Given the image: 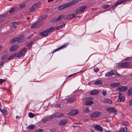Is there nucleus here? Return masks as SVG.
Listing matches in <instances>:
<instances>
[{"instance_id":"obj_1","label":"nucleus","mask_w":132,"mask_h":132,"mask_svg":"<svg viewBox=\"0 0 132 132\" xmlns=\"http://www.w3.org/2000/svg\"><path fill=\"white\" fill-rule=\"evenodd\" d=\"M80 0H73L67 4H64L59 6L58 8L59 10H61L68 7L71 6L79 2Z\"/></svg>"},{"instance_id":"obj_2","label":"nucleus","mask_w":132,"mask_h":132,"mask_svg":"<svg viewBox=\"0 0 132 132\" xmlns=\"http://www.w3.org/2000/svg\"><path fill=\"white\" fill-rule=\"evenodd\" d=\"M131 62H130L121 63L119 64V66L123 68H128L131 66Z\"/></svg>"},{"instance_id":"obj_3","label":"nucleus","mask_w":132,"mask_h":132,"mask_svg":"<svg viewBox=\"0 0 132 132\" xmlns=\"http://www.w3.org/2000/svg\"><path fill=\"white\" fill-rule=\"evenodd\" d=\"M86 8L87 7L86 6H81L77 9L75 12V13L77 15L81 13H82Z\"/></svg>"},{"instance_id":"obj_4","label":"nucleus","mask_w":132,"mask_h":132,"mask_svg":"<svg viewBox=\"0 0 132 132\" xmlns=\"http://www.w3.org/2000/svg\"><path fill=\"white\" fill-rule=\"evenodd\" d=\"M27 49L26 48H24L21 50V51L17 55V57H20L22 56H24L27 52Z\"/></svg>"},{"instance_id":"obj_5","label":"nucleus","mask_w":132,"mask_h":132,"mask_svg":"<svg viewBox=\"0 0 132 132\" xmlns=\"http://www.w3.org/2000/svg\"><path fill=\"white\" fill-rule=\"evenodd\" d=\"M125 100V97L123 95L119 93V98L117 100V101L119 102H124Z\"/></svg>"},{"instance_id":"obj_6","label":"nucleus","mask_w":132,"mask_h":132,"mask_svg":"<svg viewBox=\"0 0 132 132\" xmlns=\"http://www.w3.org/2000/svg\"><path fill=\"white\" fill-rule=\"evenodd\" d=\"M39 3H36L32 6L29 9V11L30 12H32L36 10L38 7Z\"/></svg>"},{"instance_id":"obj_7","label":"nucleus","mask_w":132,"mask_h":132,"mask_svg":"<svg viewBox=\"0 0 132 132\" xmlns=\"http://www.w3.org/2000/svg\"><path fill=\"white\" fill-rule=\"evenodd\" d=\"M101 113L99 112H94L90 114V117L93 118H95L101 115Z\"/></svg>"},{"instance_id":"obj_8","label":"nucleus","mask_w":132,"mask_h":132,"mask_svg":"<svg viewBox=\"0 0 132 132\" xmlns=\"http://www.w3.org/2000/svg\"><path fill=\"white\" fill-rule=\"evenodd\" d=\"M63 114L62 113L60 114L59 113H56L53 114L50 117V118L52 119L54 117H62Z\"/></svg>"},{"instance_id":"obj_9","label":"nucleus","mask_w":132,"mask_h":132,"mask_svg":"<svg viewBox=\"0 0 132 132\" xmlns=\"http://www.w3.org/2000/svg\"><path fill=\"white\" fill-rule=\"evenodd\" d=\"M79 113V111L77 110H73L71 111L69 114L70 116H73L78 114Z\"/></svg>"},{"instance_id":"obj_10","label":"nucleus","mask_w":132,"mask_h":132,"mask_svg":"<svg viewBox=\"0 0 132 132\" xmlns=\"http://www.w3.org/2000/svg\"><path fill=\"white\" fill-rule=\"evenodd\" d=\"M94 127L95 130H97L100 131L102 132L103 131L102 128L99 125H94Z\"/></svg>"},{"instance_id":"obj_11","label":"nucleus","mask_w":132,"mask_h":132,"mask_svg":"<svg viewBox=\"0 0 132 132\" xmlns=\"http://www.w3.org/2000/svg\"><path fill=\"white\" fill-rule=\"evenodd\" d=\"M75 15L74 14H71L67 15L64 18L65 19H68L69 20H71L73 17L75 16Z\"/></svg>"},{"instance_id":"obj_12","label":"nucleus","mask_w":132,"mask_h":132,"mask_svg":"<svg viewBox=\"0 0 132 132\" xmlns=\"http://www.w3.org/2000/svg\"><path fill=\"white\" fill-rule=\"evenodd\" d=\"M114 70H111L105 74V76L107 77H109L114 75Z\"/></svg>"},{"instance_id":"obj_13","label":"nucleus","mask_w":132,"mask_h":132,"mask_svg":"<svg viewBox=\"0 0 132 132\" xmlns=\"http://www.w3.org/2000/svg\"><path fill=\"white\" fill-rule=\"evenodd\" d=\"M126 1V0H119L116 3L114 6L115 7H116L117 5H120L122 3L125 2Z\"/></svg>"},{"instance_id":"obj_14","label":"nucleus","mask_w":132,"mask_h":132,"mask_svg":"<svg viewBox=\"0 0 132 132\" xmlns=\"http://www.w3.org/2000/svg\"><path fill=\"white\" fill-rule=\"evenodd\" d=\"M76 100L75 97H73L67 99V101L68 103H71L74 102Z\"/></svg>"},{"instance_id":"obj_15","label":"nucleus","mask_w":132,"mask_h":132,"mask_svg":"<svg viewBox=\"0 0 132 132\" xmlns=\"http://www.w3.org/2000/svg\"><path fill=\"white\" fill-rule=\"evenodd\" d=\"M118 89L121 92H124L126 91L127 89V87L126 86H122L119 87Z\"/></svg>"},{"instance_id":"obj_16","label":"nucleus","mask_w":132,"mask_h":132,"mask_svg":"<svg viewBox=\"0 0 132 132\" xmlns=\"http://www.w3.org/2000/svg\"><path fill=\"white\" fill-rule=\"evenodd\" d=\"M16 50V45H14L12 46L10 49V51L11 52L13 51Z\"/></svg>"},{"instance_id":"obj_17","label":"nucleus","mask_w":132,"mask_h":132,"mask_svg":"<svg viewBox=\"0 0 132 132\" xmlns=\"http://www.w3.org/2000/svg\"><path fill=\"white\" fill-rule=\"evenodd\" d=\"M48 34L46 30L42 31L39 33L40 35L43 36H47Z\"/></svg>"},{"instance_id":"obj_18","label":"nucleus","mask_w":132,"mask_h":132,"mask_svg":"<svg viewBox=\"0 0 132 132\" xmlns=\"http://www.w3.org/2000/svg\"><path fill=\"white\" fill-rule=\"evenodd\" d=\"M99 91L97 89H94L92 90L90 94L92 95H96L98 94Z\"/></svg>"},{"instance_id":"obj_19","label":"nucleus","mask_w":132,"mask_h":132,"mask_svg":"<svg viewBox=\"0 0 132 132\" xmlns=\"http://www.w3.org/2000/svg\"><path fill=\"white\" fill-rule=\"evenodd\" d=\"M109 112L115 113L117 112V110L113 108H110L108 109Z\"/></svg>"},{"instance_id":"obj_20","label":"nucleus","mask_w":132,"mask_h":132,"mask_svg":"<svg viewBox=\"0 0 132 132\" xmlns=\"http://www.w3.org/2000/svg\"><path fill=\"white\" fill-rule=\"evenodd\" d=\"M120 85L119 83L118 82L110 84L111 87L114 88Z\"/></svg>"},{"instance_id":"obj_21","label":"nucleus","mask_w":132,"mask_h":132,"mask_svg":"<svg viewBox=\"0 0 132 132\" xmlns=\"http://www.w3.org/2000/svg\"><path fill=\"white\" fill-rule=\"evenodd\" d=\"M68 122V120L67 119H63L61 120L60 122V123L62 125H63Z\"/></svg>"},{"instance_id":"obj_22","label":"nucleus","mask_w":132,"mask_h":132,"mask_svg":"<svg viewBox=\"0 0 132 132\" xmlns=\"http://www.w3.org/2000/svg\"><path fill=\"white\" fill-rule=\"evenodd\" d=\"M93 103V102L90 101H86L85 103V105H91Z\"/></svg>"},{"instance_id":"obj_23","label":"nucleus","mask_w":132,"mask_h":132,"mask_svg":"<svg viewBox=\"0 0 132 132\" xmlns=\"http://www.w3.org/2000/svg\"><path fill=\"white\" fill-rule=\"evenodd\" d=\"M46 30L49 34V32H52L55 30L54 28L51 27L50 28L47 29Z\"/></svg>"},{"instance_id":"obj_24","label":"nucleus","mask_w":132,"mask_h":132,"mask_svg":"<svg viewBox=\"0 0 132 132\" xmlns=\"http://www.w3.org/2000/svg\"><path fill=\"white\" fill-rule=\"evenodd\" d=\"M94 84L95 85H101L102 84V81L101 80H98L95 82Z\"/></svg>"},{"instance_id":"obj_25","label":"nucleus","mask_w":132,"mask_h":132,"mask_svg":"<svg viewBox=\"0 0 132 132\" xmlns=\"http://www.w3.org/2000/svg\"><path fill=\"white\" fill-rule=\"evenodd\" d=\"M16 54H12L11 56L9 57L7 59L8 60H11L16 56Z\"/></svg>"},{"instance_id":"obj_26","label":"nucleus","mask_w":132,"mask_h":132,"mask_svg":"<svg viewBox=\"0 0 132 132\" xmlns=\"http://www.w3.org/2000/svg\"><path fill=\"white\" fill-rule=\"evenodd\" d=\"M16 22H15L13 23H11L10 24V26L11 27H13L15 29L16 28Z\"/></svg>"},{"instance_id":"obj_27","label":"nucleus","mask_w":132,"mask_h":132,"mask_svg":"<svg viewBox=\"0 0 132 132\" xmlns=\"http://www.w3.org/2000/svg\"><path fill=\"white\" fill-rule=\"evenodd\" d=\"M35 125H30L27 127V128L30 129H32L35 127Z\"/></svg>"},{"instance_id":"obj_28","label":"nucleus","mask_w":132,"mask_h":132,"mask_svg":"<svg viewBox=\"0 0 132 132\" xmlns=\"http://www.w3.org/2000/svg\"><path fill=\"white\" fill-rule=\"evenodd\" d=\"M64 16V15H61L60 16H58L57 18H56V20L57 21L60 20L62 18H63Z\"/></svg>"},{"instance_id":"obj_29","label":"nucleus","mask_w":132,"mask_h":132,"mask_svg":"<svg viewBox=\"0 0 132 132\" xmlns=\"http://www.w3.org/2000/svg\"><path fill=\"white\" fill-rule=\"evenodd\" d=\"M0 111L3 113V114H7V111L5 109H3V110L1 109H0Z\"/></svg>"},{"instance_id":"obj_30","label":"nucleus","mask_w":132,"mask_h":132,"mask_svg":"<svg viewBox=\"0 0 132 132\" xmlns=\"http://www.w3.org/2000/svg\"><path fill=\"white\" fill-rule=\"evenodd\" d=\"M37 23H33L31 25V27L32 28H35L37 27Z\"/></svg>"},{"instance_id":"obj_31","label":"nucleus","mask_w":132,"mask_h":132,"mask_svg":"<svg viewBox=\"0 0 132 132\" xmlns=\"http://www.w3.org/2000/svg\"><path fill=\"white\" fill-rule=\"evenodd\" d=\"M24 36V35H22L17 37V42L21 40Z\"/></svg>"},{"instance_id":"obj_32","label":"nucleus","mask_w":132,"mask_h":132,"mask_svg":"<svg viewBox=\"0 0 132 132\" xmlns=\"http://www.w3.org/2000/svg\"><path fill=\"white\" fill-rule=\"evenodd\" d=\"M65 24L64 23L63 24H62L59 26H58V28H57L58 30H60L62 28H63L65 26Z\"/></svg>"},{"instance_id":"obj_33","label":"nucleus","mask_w":132,"mask_h":132,"mask_svg":"<svg viewBox=\"0 0 132 132\" xmlns=\"http://www.w3.org/2000/svg\"><path fill=\"white\" fill-rule=\"evenodd\" d=\"M128 94L129 95H130L132 94V87L128 90Z\"/></svg>"},{"instance_id":"obj_34","label":"nucleus","mask_w":132,"mask_h":132,"mask_svg":"<svg viewBox=\"0 0 132 132\" xmlns=\"http://www.w3.org/2000/svg\"><path fill=\"white\" fill-rule=\"evenodd\" d=\"M15 7H13L11 8V10L9 11L10 13H13L15 10Z\"/></svg>"},{"instance_id":"obj_35","label":"nucleus","mask_w":132,"mask_h":132,"mask_svg":"<svg viewBox=\"0 0 132 132\" xmlns=\"http://www.w3.org/2000/svg\"><path fill=\"white\" fill-rule=\"evenodd\" d=\"M16 41V37H15L10 42L11 43H13Z\"/></svg>"},{"instance_id":"obj_36","label":"nucleus","mask_w":132,"mask_h":132,"mask_svg":"<svg viewBox=\"0 0 132 132\" xmlns=\"http://www.w3.org/2000/svg\"><path fill=\"white\" fill-rule=\"evenodd\" d=\"M28 116L29 117L31 118H32L35 116L34 114L31 112L29 113Z\"/></svg>"},{"instance_id":"obj_37","label":"nucleus","mask_w":132,"mask_h":132,"mask_svg":"<svg viewBox=\"0 0 132 132\" xmlns=\"http://www.w3.org/2000/svg\"><path fill=\"white\" fill-rule=\"evenodd\" d=\"M127 130L126 128L124 127L123 128L121 129L120 130V132H126Z\"/></svg>"},{"instance_id":"obj_38","label":"nucleus","mask_w":132,"mask_h":132,"mask_svg":"<svg viewBox=\"0 0 132 132\" xmlns=\"http://www.w3.org/2000/svg\"><path fill=\"white\" fill-rule=\"evenodd\" d=\"M47 16L46 15H44L41 16L40 17L41 19L42 20L45 19L47 18Z\"/></svg>"},{"instance_id":"obj_39","label":"nucleus","mask_w":132,"mask_h":132,"mask_svg":"<svg viewBox=\"0 0 132 132\" xmlns=\"http://www.w3.org/2000/svg\"><path fill=\"white\" fill-rule=\"evenodd\" d=\"M68 45V44L67 43L64 44L62 46L60 47V48H61V49H62V48H64L65 47H66Z\"/></svg>"},{"instance_id":"obj_40","label":"nucleus","mask_w":132,"mask_h":132,"mask_svg":"<svg viewBox=\"0 0 132 132\" xmlns=\"http://www.w3.org/2000/svg\"><path fill=\"white\" fill-rule=\"evenodd\" d=\"M110 6V5L108 4H106L103 6V8L104 9H106L107 8L109 7Z\"/></svg>"},{"instance_id":"obj_41","label":"nucleus","mask_w":132,"mask_h":132,"mask_svg":"<svg viewBox=\"0 0 132 132\" xmlns=\"http://www.w3.org/2000/svg\"><path fill=\"white\" fill-rule=\"evenodd\" d=\"M114 75H116L117 76H120V75L118 73L116 70H114Z\"/></svg>"},{"instance_id":"obj_42","label":"nucleus","mask_w":132,"mask_h":132,"mask_svg":"<svg viewBox=\"0 0 132 132\" xmlns=\"http://www.w3.org/2000/svg\"><path fill=\"white\" fill-rule=\"evenodd\" d=\"M7 56L6 55H5L3 56L2 57V60H4L6 59L7 58Z\"/></svg>"},{"instance_id":"obj_43","label":"nucleus","mask_w":132,"mask_h":132,"mask_svg":"<svg viewBox=\"0 0 132 132\" xmlns=\"http://www.w3.org/2000/svg\"><path fill=\"white\" fill-rule=\"evenodd\" d=\"M43 130L42 129H37L35 131V132H42Z\"/></svg>"},{"instance_id":"obj_44","label":"nucleus","mask_w":132,"mask_h":132,"mask_svg":"<svg viewBox=\"0 0 132 132\" xmlns=\"http://www.w3.org/2000/svg\"><path fill=\"white\" fill-rule=\"evenodd\" d=\"M5 81V80L3 79H0V84H2Z\"/></svg>"},{"instance_id":"obj_45","label":"nucleus","mask_w":132,"mask_h":132,"mask_svg":"<svg viewBox=\"0 0 132 132\" xmlns=\"http://www.w3.org/2000/svg\"><path fill=\"white\" fill-rule=\"evenodd\" d=\"M61 48H60V47L57 49H55L54 51H53V53H54L55 52H56L59 50H61Z\"/></svg>"},{"instance_id":"obj_46","label":"nucleus","mask_w":132,"mask_h":132,"mask_svg":"<svg viewBox=\"0 0 132 132\" xmlns=\"http://www.w3.org/2000/svg\"><path fill=\"white\" fill-rule=\"evenodd\" d=\"M51 21L52 22H57L56 18H53L51 20Z\"/></svg>"},{"instance_id":"obj_47","label":"nucleus","mask_w":132,"mask_h":132,"mask_svg":"<svg viewBox=\"0 0 132 132\" xmlns=\"http://www.w3.org/2000/svg\"><path fill=\"white\" fill-rule=\"evenodd\" d=\"M102 93L104 96H105L106 94V92L104 90L102 92Z\"/></svg>"},{"instance_id":"obj_48","label":"nucleus","mask_w":132,"mask_h":132,"mask_svg":"<svg viewBox=\"0 0 132 132\" xmlns=\"http://www.w3.org/2000/svg\"><path fill=\"white\" fill-rule=\"evenodd\" d=\"M55 107L56 108L60 107V105L59 104H56L55 105Z\"/></svg>"},{"instance_id":"obj_49","label":"nucleus","mask_w":132,"mask_h":132,"mask_svg":"<svg viewBox=\"0 0 132 132\" xmlns=\"http://www.w3.org/2000/svg\"><path fill=\"white\" fill-rule=\"evenodd\" d=\"M34 34H32L31 35H30V36H28L27 37V38L28 39H30V38H31L33 36H34Z\"/></svg>"},{"instance_id":"obj_50","label":"nucleus","mask_w":132,"mask_h":132,"mask_svg":"<svg viewBox=\"0 0 132 132\" xmlns=\"http://www.w3.org/2000/svg\"><path fill=\"white\" fill-rule=\"evenodd\" d=\"M20 6L21 8H23L25 7V5L24 4H22L20 5Z\"/></svg>"},{"instance_id":"obj_51","label":"nucleus","mask_w":132,"mask_h":132,"mask_svg":"<svg viewBox=\"0 0 132 132\" xmlns=\"http://www.w3.org/2000/svg\"><path fill=\"white\" fill-rule=\"evenodd\" d=\"M106 101L108 103H112V101L110 99H106Z\"/></svg>"},{"instance_id":"obj_52","label":"nucleus","mask_w":132,"mask_h":132,"mask_svg":"<svg viewBox=\"0 0 132 132\" xmlns=\"http://www.w3.org/2000/svg\"><path fill=\"white\" fill-rule=\"evenodd\" d=\"M84 111L85 112H89V111L88 108H87L85 109L84 110Z\"/></svg>"},{"instance_id":"obj_53","label":"nucleus","mask_w":132,"mask_h":132,"mask_svg":"<svg viewBox=\"0 0 132 132\" xmlns=\"http://www.w3.org/2000/svg\"><path fill=\"white\" fill-rule=\"evenodd\" d=\"M47 121V119L46 118L42 119L43 122H45Z\"/></svg>"},{"instance_id":"obj_54","label":"nucleus","mask_w":132,"mask_h":132,"mask_svg":"<svg viewBox=\"0 0 132 132\" xmlns=\"http://www.w3.org/2000/svg\"><path fill=\"white\" fill-rule=\"evenodd\" d=\"M77 73H73V74H72L71 75H69L68 76V78L71 77L73 76V75H74L77 74Z\"/></svg>"},{"instance_id":"obj_55","label":"nucleus","mask_w":132,"mask_h":132,"mask_svg":"<svg viewBox=\"0 0 132 132\" xmlns=\"http://www.w3.org/2000/svg\"><path fill=\"white\" fill-rule=\"evenodd\" d=\"M99 71V69L97 68L96 69H95L94 71L95 72H98Z\"/></svg>"},{"instance_id":"obj_56","label":"nucleus","mask_w":132,"mask_h":132,"mask_svg":"<svg viewBox=\"0 0 132 132\" xmlns=\"http://www.w3.org/2000/svg\"><path fill=\"white\" fill-rule=\"evenodd\" d=\"M129 104L130 105H132V99L129 101Z\"/></svg>"},{"instance_id":"obj_57","label":"nucleus","mask_w":132,"mask_h":132,"mask_svg":"<svg viewBox=\"0 0 132 132\" xmlns=\"http://www.w3.org/2000/svg\"><path fill=\"white\" fill-rule=\"evenodd\" d=\"M2 16V17H4L6 16V15L5 14H3L2 15H0V16Z\"/></svg>"},{"instance_id":"obj_58","label":"nucleus","mask_w":132,"mask_h":132,"mask_svg":"<svg viewBox=\"0 0 132 132\" xmlns=\"http://www.w3.org/2000/svg\"><path fill=\"white\" fill-rule=\"evenodd\" d=\"M4 62L3 61H2L1 62H0V66H1L4 64Z\"/></svg>"},{"instance_id":"obj_59","label":"nucleus","mask_w":132,"mask_h":132,"mask_svg":"<svg viewBox=\"0 0 132 132\" xmlns=\"http://www.w3.org/2000/svg\"><path fill=\"white\" fill-rule=\"evenodd\" d=\"M77 123H76V124H74L72 126L73 127H76L77 126V125H77Z\"/></svg>"},{"instance_id":"obj_60","label":"nucleus","mask_w":132,"mask_h":132,"mask_svg":"<svg viewBox=\"0 0 132 132\" xmlns=\"http://www.w3.org/2000/svg\"><path fill=\"white\" fill-rule=\"evenodd\" d=\"M54 0H48V2H53Z\"/></svg>"},{"instance_id":"obj_61","label":"nucleus","mask_w":132,"mask_h":132,"mask_svg":"<svg viewBox=\"0 0 132 132\" xmlns=\"http://www.w3.org/2000/svg\"><path fill=\"white\" fill-rule=\"evenodd\" d=\"M4 20L3 19H0V23H1L2 22L4 21Z\"/></svg>"},{"instance_id":"obj_62","label":"nucleus","mask_w":132,"mask_h":132,"mask_svg":"<svg viewBox=\"0 0 132 132\" xmlns=\"http://www.w3.org/2000/svg\"><path fill=\"white\" fill-rule=\"evenodd\" d=\"M2 46H0V50H1V49L2 48Z\"/></svg>"},{"instance_id":"obj_63","label":"nucleus","mask_w":132,"mask_h":132,"mask_svg":"<svg viewBox=\"0 0 132 132\" xmlns=\"http://www.w3.org/2000/svg\"><path fill=\"white\" fill-rule=\"evenodd\" d=\"M105 132H110V131H105Z\"/></svg>"},{"instance_id":"obj_64","label":"nucleus","mask_w":132,"mask_h":132,"mask_svg":"<svg viewBox=\"0 0 132 132\" xmlns=\"http://www.w3.org/2000/svg\"><path fill=\"white\" fill-rule=\"evenodd\" d=\"M91 132H95L93 130H91Z\"/></svg>"}]
</instances>
